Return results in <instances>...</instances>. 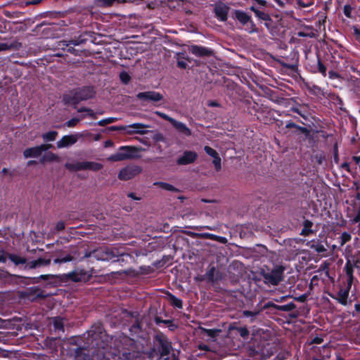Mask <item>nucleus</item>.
Returning a JSON list of instances; mask_svg holds the SVG:
<instances>
[{
  "label": "nucleus",
  "instance_id": "1",
  "mask_svg": "<svg viewBox=\"0 0 360 360\" xmlns=\"http://www.w3.org/2000/svg\"><path fill=\"white\" fill-rule=\"evenodd\" d=\"M89 347H77L70 349V357L75 358L76 360H89L90 356L94 359L96 356L97 359L109 360L105 357L104 350L108 346V337L101 323H97L91 327L87 331Z\"/></svg>",
  "mask_w": 360,
  "mask_h": 360
},
{
  "label": "nucleus",
  "instance_id": "2",
  "mask_svg": "<svg viewBox=\"0 0 360 360\" xmlns=\"http://www.w3.org/2000/svg\"><path fill=\"white\" fill-rule=\"evenodd\" d=\"M96 94L93 86H85L75 88L67 94L63 95V102L65 105H77L82 101L92 98Z\"/></svg>",
  "mask_w": 360,
  "mask_h": 360
},
{
  "label": "nucleus",
  "instance_id": "3",
  "mask_svg": "<svg viewBox=\"0 0 360 360\" xmlns=\"http://www.w3.org/2000/svg\"><path fill=\"white\" fill-rule=\"evenodd\" d=\"M285 268L282 265H276L271 270L261 271L264 283L267 285H277L284 279Z\"/></svg>",
  "mask_w": 360,
  "mask_h": 360
},
{
  "label": "nucleus",
  "instance_id": "4",
  "mask_svg": "<svg viewBox=\"0 0 360 360\" xmlns=\"http://www.w3.org/2000/svg\"><path fill=\"white\" fill-rule=\"evenodd\" d=\"M154 345L161 356H167L172 349L171 342L162 333H158L155 335Z\"/></svg>",
  "mask_w": 360,
  "mask_h": 360
},
{
  "label": "nucleus",
  "instance_id": "5",
  "mask_svg": "<svg viewBox=\"0 0 360 360\" xmlns=\"http://www.w3.org/2000/svg\"><path fill=\"white\" fill-rule=\"evenodd\" d=\"M137 151V148L134 146H121L116 153L108 158V160L111 162H120L133 159L136 157Z\"/></svg>",
  "mask_w": 360,
  "mask_h": 360
},
{
  "label": "nucleus",
  "instance_id": "6",
  "mask_svg": "<svg viewBox=\"0 0 360 360\" xmlns=\"http://www.w3.org/2000/svg\"><path fill=\"white\" fill-rule=\"evenodd\" d=\"M91 255L97 260L110 261L118 257L120 252L117 248L103 247L95 250Z\"/></svg>",
  "mask_w": 360,
  "mask_h": 360
},
{
  "label": "nucleus",
  "instance_id": "7",
  "mask_svg": "<svg viewBox=\"0 0 360 360\" xmlns=\"http://www.w3.org/2000/svg\"><path fill=\"white\" fill-rule=\"evenodd\" d=\"M141 172L142 168L140 166L129 165L120 169L118 179L122 181H128L139 175Z\"/></svg>",
  "mask_w": 360,
  "mask_h": 360
},
{
  "label": "nucleus",
  "instance_id": "8",
  "mask_svg": "<svg viewBox=\"0 0 360 360\" xmlns=\"http://www.w3.org/2000/svg\"><path fill=\"white\" fill-rule=\"evenodd\" d=\"M136 98L142 101V103L151 102L153 103H156L164 99L162 94L155 91L140 92L136 95Z\"/></svg>",
  "mask_w": 360,
  "mask_h": 360
},
{
  "label": "nucleus",
  "instance_id": "9",
  "mask_svg": "<svg viewBox=\"0 0 360 360\" xmlns=\"http://www.w3.org/2000/svg\"><path fill=\"white\" fill-rule=\"evenodd\" d=\"M60 278L63 281L86 282L89 280V275L85 271L80 270L63 274Z\"/></svg>",
  "mask_w": 360,
  "mask_h": 360
},
{
  "label": "nucleus",
  "instance_id": "10",
  "mask_svg": "<svg viewBox=\"0 0 360 360\" xmlns=\"http://www.w3.org/2000/svg\"><path fill=\"white\" fill-rule=\"evenodd\" d=\"M230 7L222 1H218L214 5L215 17L221 22L227 20Z\"/></svg>",
  "mask_w": 360,
  "mask_h": 360
},
{
  "label": "nucleus",
  "instance_id": "11",
  "mask_svg": "<svg viewBox=\"0 0 360 360\" xmlns=\"http://www.w3.org/2000/svg\"><path fill=\"white\" fill-rule=\"evenodd\" d=\"M189 51L198 57H210L214 55V51L212 49L198 45L191 46Z\"/></svg>",
  "mask_w": 360,
  "mask_h": 360
},
{
  "label": "nucleus",
  "instance_id": "12",
  "mask_svg": "<svg viewBox=\"0 0 360 360\" xmlns=\"http://www.w3.org/2000/svg\"><path fill=\"white\" fill-rule=\"evenodd\" d=\"M198 158V154L195 151L186 150L183 153L182 155L180 156L176 163L179 165H186L193 163Z\"/></svg>",
  "mask_w": 360,
  "mask_h": 360
},
{
  "label": "nucleus",
  "instance_id": "13",
  "mask_svg": "<svg viewBox=\"0 0 360 360\" xmlns=\"http://www.w3.org/2000/svg\"><path fill=\"white\" fill-rule=\"evenodd\" d=\"M79 136L78 134L64 136L57 142V147L62 148L72 146L77 141Z\"/></svg>",
  "mask_w": 360,
  "mask_h": 360
},
{
  "label": "nucleus",
  "instance_id": "14",
  "mask_svg": "<svg viewBox=\"0 0 360 360\" xmlns=\"http://www.w3.org/2000/svg\"><path fill=\"white\" fill-rule=\"evenodd\" d=\"M350 288L351 286L347 285L346 288H340L336 295H330V297L336 300L340 304L345 306L347 304V298L349 297Z\"/></svg>",
  "mask_w": 360,
  "mask_h": 360
},
{
  "label": "nucleus",
  "instance_id": "15",
  "mask_svg": "<svg viewBox=\"0 0 360 360\" xmlns=\"http://www.w3.org/2000/svg\"><path fill=\"white\" fill-rule=\"evenodd\" d=\"M171 124L179 134L185 136H191V130L184 123L177 121L174 119Z\"/></svg>",
  "mask_w": 360,
  "mask_h": 360
},
{
  "label": "nucleus",
  "instance_id": "16",
  "mask_svg": "<svg viewBox=\"0 0 360 360\" xmlns=\"http://www.w3.org/2000/svg\"><path fill=\"white\" fill-rule=\"evenodd\" d=\"M205 279L212 283H215L221 278L219 271H217L214 266H212L205 274Z\"/></svg>",
  "mask_w": 360,
  "mask_h": 360
},
{
  "label": "nucleus",
  "instance_id": "17",
  "mask_svg": "<svg viewBox=\"0 0 360 360\" xmlns=\"http://www.w3.org/2000/svg\"><path fill=\"white\" fill-rule=\"evenodd\" d=\"M307 245L317 253H323L327 249L319 240H311L307 243Z\"/></svg>",
  "mask_w": 360,
  "mask_h": 360
},
{
  "label": "nucleus",
  "instance_id": "18",
  "mask_svg": "<svg viewBox=\"0 0 360 360\" xmlns=\"http://www.w3.org/2000/svg\"><path fill=\"white\" fill-rule=\"evenodd\" d=\"M148 126L143 124L142 123H134L130 125L127 126V128H131L134 129V130H129L128 131V134H145L147 131L144 130V129L148 128Z\"/></svg>",
  "mask_w": 360,
  "mask_h": 360
},
{
  "label": "nucleus",
  "instance_id": "19",
  "mask_svg": "<svg viewBox=\"0 0 360 360\" xmlns=\"http://www.w3.org/2000/svg\"><path fill=\"white\" fill-rule=\"evenodd\" d=\"M42 153L40 146L32 148H26L23 152V155L25 158H38Z\"/></svg>",
  "mask_w": 360,
  "mask_h": 360
},
{
  "label": "nucleus",
  "instance_id": "20",
  "mask_svg": "<svg viewBox=\"0 0 360 360\" xmlns=\"http://www.w3.org/2000/svg\"><path fill=\"white\" fill-rule=\"evenodd\" d=\"M235 18L242 24L245 25L249 22L251 20V16L247 13L240 10L234 11Z\"/></svg>",
  "mask_w": 360,
  "mask_h": 360
},
{
  "label": "nucleus",
  "instance_id": "21",
  "mask_svg": "<svg viewBox=\"0 0 360 360\" xmlns=\"http://www.w3.org/2000/svg\"><path fill=\"white\" fill-rule=\"evenodd\" d=\"M22 44L18 41H14L11 43H1L0 44V51L7 50H18L21 48Z\"/></svg>",
  "mask_w": 360,
  "mask_h": 360
},
{
  "label": "nucleus",
  "instance_id": "22",
  "mask_svg": "<svg viewBox=\"0 0 360 360\" xmlns=\"http://www.w3.org/2000/svg\"><path fill=\"white\" fill-rule=\"evenodd\" d=\"M58 257L55 259L53 260V262L55 264H60V263H65L68 262H71L74 259V257L71 255V254H65L63 251L58 252Z\"/></svg>",
  "mask_w": 360,
  "mask_h": 360
},
{
  "label": "nucleus",
  "instance_id": "23",
  "mask_svg": "<svg viewBox=\"0 0 360 360\" xmlns=\"http://www.w3.org/2000/svg\"><path fill=\"white\" fill-rule=\"evenodd\" d=\"M21 353L15 351H8L0 348V358L20 359Z\"/></svg>",
  "mask_w": 360,
  "mask_h": 360
},
{
  "label": "nucleus",
  "instance_id": "24",
  "mask_svg": "<svg viewBox=\"0 0 360 360\" xmlns=\"http://www.w3.org/2000/svg\"><path fill=\"white\" fill-rule=\"evenodd\" d=\"M65 167L67 169H68L71 172H78V171L85 170L84 162H78L76 163L67 162V163H65Z\"/></svg>",
  "mask_w": 360,
  "mask_h": 360
},
{
  "label": "nucleus",
  "instance_id": "25",
  "mask_svg": "<svg viewBox=\"0 0 360 360\" xmlns=\"http://www.w3.org/2000/svg\"><path fill=\"white\" fill-rule=\"evenodd\" d=\"M6 257L15 265L25 264L27 263V259L15 254L6 253Z\"/></svg>",
  "mask_w": 360,
  "mask_h": 360
},
{
  "label": "nucleus",
  "instance_id": "26",
  "mask_svg": "<svg viewBox=\"0 0 360 360\" xmlns=\"http://www.w3.org/2000/svg\"><path fill=\"white\" fill-rule=\"evenodd\" d=\"M312 226V221L305 219L303 222V229H302L300 235L307 236L314 233V231L311 229Z\"/></svg>",
  "mask_w": 360,
  "mask_h": 360
},
{
  "label": "nucleus",
  "instance_id": "27",
  "mask_svg": "<svg viewBox=\"0 0 360 360\" xmlns=\"http://www.w3.org/2000/svg\"><path fill=\"white\" fill-rule=\"evenodd\" d=\"M345 270L346 272V275L348 277L347 284H348V285L352 286L354 276H353V266L351 264L350 261H348L346 263L345 266Z\"/></svg>",
  "mask_w": 360,
  "mask_h": 360
},
{
  "label": "nucleus",
  "instance_id": "28",
  "mask_svg": "<svg viewBox=\"0 0 360 360\" xmlns=\"http://www.w3.org/2000/svg\"><path fill=\"white\" fill-rule=\"evenodd\" d=\"M85 170H91L93 172H98L103 168V165L96 162H84Z\"/></svg>",
  "mask_w": 360,
  "mask_h": 360
},
{
  "label": "nucleus",
  "instance_id": "29",
  "mask_svg": "<svg viewBox=\"0 0 360 360\" xmlns=\"http://www.w3.org/2000/svg\"><path fill=\"white\" fill-rule=\"evenodd\" d=\"M237 330L240 335L243 338H247L249 336L250 332L246 327H237L234 325H230L229 327V330Z\"/></svg>",
  "mask_w": 360,
  "mask_h": 360
},
{
  "label": "nucleus",
  "instance_id": "30",
  "mask_svg": "<svg viewBox=\"0 0 360 360\" xmlns=\"http://www.w3.org/2000/svg\"><path fill=\"white\" fill-rule=\"evenodd\" d=\"M263 309H255L253 311L244 310L242 311V314L245 317H250V321L253 322L256 317L261 313Z\"/></svg>",
  "mask_w": 360,
  "mask_h": 360
},
{
  "label": "nucleus",
  "instance_id": "31",
  "mask_svg": "<svg viewBox=\"0 0 360 360\" xmlns=\"http://www.w3.org/2000/svg\"><path fill=\"white\" fill-rule=\"evenodd\" d=\"M53 161H59V158L57 155L54 154L52 152H48L44 154L42 158L40 159L39 162L41 163H44L46 162H53Z\"/></svg>",
  "mask_w": 360,
  "mask_h": 360
},
{
  "label": "nucleus",
  "instance_id": "32",
  "mask_svg": "<svg viewBox=\"0 0 360 360\" xmlns=\"http://www.w3.org/2000/svg\"><path fill=\"white\" fill-rule=\"evenodd\" d=\"M168 299L171 303V304L173 307H175L178 309H182L183 307V302L182 300L175 297L174 295H172L170 292L167 293Z\"/></svg>",
  "mask_w": 360,
  "mask_h": 360
},
{
  "label": "nucleus",
  "instance_id": "33",
  "mask_svg": "<svg viewBox=\"0 0 360 360\" xmlns=\"http://www.w3.org/2000/svg\"><path fill=\"white\" fill-rule=\"evenodd\" d=\"M53 328L55 330L64 332V320L60 317H55L53 320Z\"/></svg>",
  "mask_w": 360,
  "mask_h": 360
},
{
  "label": "nucleus",
  "instance_id": "34",
  "mask_svg": "<svg viewBox=\"0 0 360 360\" xmlns=\"http://www.w3.org/2000/svg\"><path fill=\"white\" fill-rule=\"evenodd\" d=\"M154 185L158 186L160 188H161L164 190H166V191H169L177 192L179 191L174 186H172V184H169L168 183H166V182L158 181V182H155Z\"/></svg>",
  "mask_w": 360,
  "mask_h": 360
},
{
  "label": "nucleus",
  "instance_id": "35",
  "mask_svg": "<svg viewBox=\"0 0 360 360\" xmlns=\"http://www.w3.org/2000/svg\"><path fill=\"white\" fill-rule=\"evenodd\" d=\"M27 294L30 296H34L32 300H34L37 298H44L45 295L42 294V292L37 288H30L28 290Z\"/></svg>",
  "mask_w": 360,
  "mask_h": 360
},
{
  "label": "nucleus",
  "instance_id": "36",
  "mask_svg": "<svg viewBox=\"0 0 360 360\" xmlns=\"http://www.w3.org/2000/svg\"><path fill=\"white\" fill-rule=\"evenodd\" d=\"M115 1L118 3L125 2L126 0H96V3L98 6L105 7L111 6Z\"/></svg>",
  "mask_w": 360,
  "mask_h": 360
},
{
  "label": "nucleus",
  "instance_id": "37",
  "mask_svg": "<svg viewBox=\"0 0 360 360\" xmlns=\"http://www.w3.org/2000/svg\"><path fill=\"white\" fill-rule=\"evenodd\" d=\"M58 132L56 131H51L42 134V139L44 141H53L56 139Z\"/></svg>",
  "mask_w": 360,
  "mask_h": 360
},
{
  "label": "nucleus",
  "instance_id": "38",
  "mask_svg": "<svg viewBox=\"0 0 360 360\" xmlns=\"http://www.w3.org/2000/svg\"><path fill=\"white\" fill-rule=\"evenodd\" d=\"M356 209L354 211L353 214H350V217H352V222L354 224L359 223L360 226V205H356Z\"/></svg>",
  "mask_w": 360,
  "mask_h": 360
},
{
  "label": "nucleus",
  "instance_id": "39",
  "mask_svg": "<svg viewBox=\"0 0 360 360\" xmlns=\"http://www.w3.org/2000/svg\"><path fill=\"white\" fill-rule=\"evenodd\" d=\"M82 43V40H70V41H61L59 42V45L62 46V49L65 47H68L70 45L78 46Z\"/></svg>",
  "mask_w": 360,
  "mask_h": 360
},
{
  "label": "nucleus",
  "instance_id": "40",
  "mask_svg": "<svg viewBox=\"0 0 360 360\" xmlns=\"http://www.w3.org/2000/svg\"><path fill=\"white\" fill-rule=\"evenodd\" d=\"M202 330L205 334H206L207 336L210 337L211 338H214L217 335H218L221 333L220 329H207V328H202Z\"/></svg>",
  "mask_w": 360,
  "mask_h": 360
},
{
  "label": "nucleus",
  "instance_id": "41",
  "mask_svg": "<svg viewBox=\"0 0 360 360\" xmlns=\"http://www.w3.org/2000/svg\"><path fill=\"white\" fill-rule=\"evenodd\" d=\"M84 117V115H82L79 118L73 117L68 120V122H66L65 123V125L68 127H74L80 122V120H83Z\"/></svg>",
  "mask_w": 360,
  "mask_h": 360
},
{
  "label": "nucleus",
  "instance_id": "42",
  "mask_svg": "<svg viewBox=\"0 0 360 360\" xmlns=\"http://www.w3.org/2000/svg\"><path fill=\"white\" fill-rule=\"evenodd\" d=\"M57 276L52 275V274H46V275H41L39 277H34V278H30V280H32V283H39V280H44L46 281L49 279L50 278H55Z\"/></svg>",
  "mask_w": 360,
  "mask_h": 360
},
{
  "label": "nucleus",
  "instance_id": "43",
  "mask_svg": "<svg viewBox=\"0 0 360 360\" xmlns=\"http://www.w3.org/2000/svg\"><path fill=\"white\" fill-rule=\"evenodd\" d=\"M255 15L262 20H264V21H271V18L270 17V15L268 14V13H266L263 11H258L257 12H256V14Z\"/></svg>",
  "mask_w": 360,
  "mask_h": 360
},
{
  "label": "nucleus",
  "instance_id": "44",
  "mask_svg": "<svg viewBox=\"0 0 360 360\" xmlns=\"http://www.w3.org/2000/svg\"><path fill=\"white\" fill-rule=\"evenodd\" d=\"M117 120V118L116 117H108V118H106V119H103V120H100L97 124L98 126H105V125H107V124H111L112 122H115Z\"/></svg>",
  "mask_w": 360,
  "mask_h": 360
},
{
  "label": "nucleus",
  "instance_id": "45",
  "mask_svg": "<svg viewBox=\"0 0 360 360\" xmlns=\"http://www.w3.org/2000/svg\"><path fill=\"white\" fill-rule=\"evenodd\" d=\"M280 308L282 311H291L296 308V305L295 303L290 302L285 305H281Z\"/></svg>",
  "mask_w": 360,
  "mask_h": 360
},
{
  "label": "nucleus",
  "instance_id": "46",
  "mask_svg": "<svg viewBox=\"0 0 360 360\" xmlns=\"http://www.w3.org/2000/svg\"><path fill=\"white\" fill-rule=\"evenodd\" d=\"M351 235L347 232H343L340 238V245H343L351 240Z\"/></svg>",
  "mask_w": 360,
  "mask_h": 360
},
{
  "label": "nucleus",
  "instance_id": "47",
  "mask_svg": "<svg viewBox=\"0 0 360 360\" xmlns=\"http://www.w3.org/2000/svg\"><path fill=\"white\" fill-rule=\"evenodd\" d=\"M280 307H281V305L276 304L274 303L273 302H268L264 304V305L263 306L262 309H267L273 308L274 309L281 311V308Z\"/></svg>",
  "mask_w": 360,
  "mask_h": 360
},
{
  "label": "nucleus",
  "instance_id": "48",
  "mask_svg": "<svg viewBox=\"0 0 360 360\" xmlns=\"http://www.w3.org/2000/svg\"><path fill=\"white\" fill-rule=\"evenodd\" d=\"M120 79L122 83L127 84L129 82L131 77L127 72H122L120 74Z\"/></svg>",
  "mask_w": 360,
  "mask_h": 360
},
{
  "label": "nucleus",
  "instance_id": "49",
  "mask_svg": "<svg viewBox=\"0 0 360 360\" xmlns=\"http://www.w3.org/2000/svg\"><path fill=\"white\" fill-rule=\"evenodd\" d=\"M204 150L205 151V153L210 155L211 157H212L213 158L217 155H219L218 153L217 152V150H215L214 149H213L212 148L208 146H206L204 147Z\"/></svg>",
  "mask_w": 360,
  "mask_h": 360
},
{
  "label": "nucleus",
  "instance_id": "50",
  "mask_svg": "<svg viewBox=\"0 0 360 360\" xmlns=\"http://www.w3.org/2000/svg\"><path fill=\"white\" fill-rule=\"evenodd\" d=\"M155 113L158 115L160 117H161L162 119L166 120V121H168L170 124L172 123V122L174 121V118L169 117V115H167V114L164 113V112H160V111H156L155 112Z\"/></svg>",
  "mask_w": 360,
  "mask_h": 360
},
{
  "label": "nucleus",
  "instance_id": "51",
  "mask_svg": "<svg viewBox=\"0 0 360 360\" xmlns=\"http://www.w3.org/2000/svg\"><path fill=\"white\" fill-rule=\"evenodd\" d=\"M212 163H213V165L215 167V169L217 171H219L221 169V158L219 157V155H217L213 158Z\"/></svg>",
  "mask_w": 360,
  "mask_h": 360
},
{
  "label": "nucleus",
  "instance_id": "52",
  "mask_svg": "<svg viewBox=\"0 0 360 360\" xmlns=\"http://www.w3.org/2000/svg\"><path fill=\"white\" fill-rule=\"evenodd\" d=\"M155 321L157 324L163 323L166 325H168L169 326L176 328V326L174 324H172V321L171 320H162L160 317L157 316L155 319Z\"/></svg>",
  "mask_w": 360,
  "mask_h": 360
},
{
  "label": "nucleus",
  "instance_id": "53",
  "mask_svg": "<svg viewBox=\"0 0 360 360\" xmlns=\"http://www.w3.org/2000/svg\"><path fill=\"white\" fill-rule=\"evenodd\" d=\"M153 141L156 142H165V138L162 133L156 132L153 136Z\"/></svg>",
  "mask_w": 360,
  "mask_h": 360
},
{
  "label": "nucleus",
  "instance_id": "54",
  "mask_svg": "<svg viewBox=\"0 0 360 360\" xmlns=\"http://www.w3.org/2000/svg\"><path fill=\"white\" fill-rule=\"evenodd\" d=\"M353 10V8L350 5H345L343 8V12L345 16L347 18L352 17V11Z\"/></svg>",
  "mask_w": 360,
  "mask_h": 360
},
{
  "label": "nucleus",
  "instance_id": "55",
  "mask_svg": "<svg viewBox=\"0 0 360 360\" xmlns=\"http://www.w3.org/2000/svg\"><path fill=\"white\" fill-rule=\"evenodd\" d=\"M318 70L321 72L323 76L326 75V67L322 63L321 60L318 58Z\"/></svg>",
  "mask_w": 360,
  "mask_h": 360
},
{
  "label": "nucleus",
  "instance_id": "56",
  "mask_svg": "<svg viewBox=\"0 0 360 360\" xmlns=\"http://www.w3.org/2000/svg\"><path fill=\"white\" fill-rule=\"evenodd\" d=\"M37 260L38 266H49L51 264V259L39 258Z\"/></svg>",
  "mask_w": 360,
  "mask_h": 360
},
{
  "label": "nucleus",
  "instance_id": "57",
  "mask_svg": "<svg viewBox=\"0 0 360 360\" xmlns=\"http://www.w3.org/2000/svg\"><path fill=\"white\" fill-rule=\"evenodd\" d=\"M297 5L302 8H307L312 5V2L304 3L302 0H296Z\"/></svg>",
  "mask_w": 360,
  "mask_h": 360
},
{
  "label": "nucleus",
  "instance_id": "58",
  "mask_svg": "<svg viewBox=\"0 0 360 360\" xmlns=\"http://www.w3.org/2000/svg\"><path fill=\"white\" fill-rule=\"evenodd\" d=\"M37 266H38L37 260H34V261H32V262L27 263L25 266V268L32 269L37 268Z\"/></svg>",
  "mask_w": 360,
  "mask_h": 360
},
{
  "label": "nucleus",
  "instance_id": "59",
  "mask_svg": "<svg viewBox=\"0 0 360 360\" xmlns=\"http://www.w3.org/2000/svg\"><path fill=\"white\" fill-rule=\"evenodd\" d=\"M65 228V223L64 221H58L56 225V231H63L64 230Z\"/></svg>",
  "mask_w": 360,
  "mask_h": 360
},
{
  "label": "nucleus",
  "instance_id": "60",
  "mask_svg": "<svg viewBox=\"0 0 360 360\" xmlns=\"http://www.w3.org/2000/svg\"><path fill=\"white\" fill-rule=\"evenodd\" d=\"M119 257H120V258H118L117 259L114 260L113 262H124L125 261V259L124 258V257H129V258L131 257V255L129 254H124V253H120V252Z\"/></svg>",
  "mask_w": 360,
  "mask_h": 360
},
{
  "label": "nucleus",
  "instance_id": "61",
  "mask_svg": "<svg viewBox=\"0 0 360 360\" xmlns=\"http://www.w3.org/2000/svg\"><path fill=\"white\" fill-rule=\"evenodd\" d=\"M297 129L300 131L302 132V134H304L306 136H308L309 135V130L306 128V127H300L299 125H297Z\"/></svg>",
  "mask_w": 360,
  "mask_h": 360
},
{
  "label": "nucleus",
  "instance_id": "62",
  "mask_svg": "<svg viewBox=\"0 0 360 360\" xmlns=\"http://www.w3.org/2000/svg\"><path fill=\"white\" fill-rule=\"evenodd\" d=\"M278 6L281 8H284L287 4L289 3L288 0H274Z\"/></svg>",
  "mask_w": 360,
  "mask_h": 360
},
{
  "label": "nucleus",
  "instance_id": "63",
  "mask_svg": "<svg viewBox=\"0 0 360 360\" xmlns=\"http://www.w3.org/2000/svg\"><path fill=\"white\" fill-rule=\"evenodd\" d=\"M109 129L111 131L126 130L127 126H112V127H109Z\"/></svg>",
  "mask_w": 360,
  "mask_h": 360
},
{
  "label": "nucleus",
  "instance_id": "64",
  "mask_svg": "<svg viewBox=\"0 0 360 360\" xmlns=\"http://www.w3.org/2000/svg\"><path fill=\"white\" fill-rule=\"evenodd\" d=\"M134 271L132 269H129L127 270H123L120 271H117L115 274H117L119 275L125 274L127 276L131 274Z\"/></svg>",
  "mask_w": 360,
  "mask_h": 360
}]
</instances>
